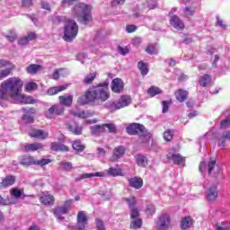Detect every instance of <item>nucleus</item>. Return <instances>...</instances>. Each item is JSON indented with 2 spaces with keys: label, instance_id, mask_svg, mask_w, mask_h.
Wrapping results in <instances>:
<instances>
[{
  "label": "nucleus",
  "instance_id": "obj_59",
  "mask_svg": "<svg viewBox=\"0 0 230 230\" xmlns=\"http://www.w3.org/2000/svg\"><path fill=\"white\" fill-rule=\"evenodd\" d=\"M163 105V112L165 114V112H168V109L170 108V102L164 101L162 102Z\"/></svg>",
  "mask_w": 230,
  "mask_h": 230
},
{
  "label": "nucleus",
  "instance_id": "obj_14",
  "mask_svg": "<svg viewBox=\"0 0 230 230\" xmlns=\"http://www.w3.org/2000/svg\"><path fill=\"white\" fill-rule=\"evenodd\" d=\"M206 197L208 202H215L218 199V188L216 185L208 187L206 191Z\"/></svg>",
  "mask_w": 230,
  "mask_h": 230
},
{
  "label": "nucleus",
  "instance_id": "obj_50",
  "mask_svg": "<svg viewBox=\"0 0 230 230\" xmlns=\"http://www.w3.org/2000/svg\"><path fill=\"white\" fill-rule=\"evenodd\" d=\"M37 87H39V85L34 82H29L25 84V90L27 91H35Z\"/></svg>",
  "mask_w": 230,
  "mask_h": 230
},
{
  "label": "nucleus",
  "instance_id": "obj_9",
  "mask_svg": "<svg viewBox=\"0 0 230 230\" xmlns=\"http://www.w3.org/2000/svg\"><path fill=\"white\" fill-rule=\"evenodd\" d=\"M75 199H66L62 207H58L54 210V215L58 220H64L62 215H67L73 206Z\"/></svg>",
  "mask_w": 230,
  "mask_h": 230
},
{
  "label": "nucleus",
  "instance_id": "obj_15",
  "mask_svg": "<svg viewBox=\"0 0 230 230\" xmlns=\"http://www.w3.org/2000/svg\"><path fill=\"white\" fill-rule=\"evenodd\" d=\"M125 202H127L131 210V218H137V217H139V211L137 210V208H136V198H126Z\"/></svg>",
  "mask_w": 230,
  "mask_h": 230
},
{
  "label": "nucleus",
  "instance_id": "obj_13",
  "mask_svg": "<svg viewBox=\"0 0 230 230\" xmlns=\"http://www.w3.org/2000/svg\"><path fill=\"white\" fill-rule=\"evenodd\" d=\"M216 138L217 139V146L219 148H224L226 146V143L230 141V130L226 129L219 132Z\"/></svg>",
  "mask_w": 230,
  "mask_h": 230
},
{
  "label": "nucleus",
  "instance_id": "obj_36",
  "mask_svg": "<svg viewBox=\"0 0 230 230\" xmlns=\"http://www.w3.org/2000/svg\"><path fill=\"white\" fill-rule=\"evenodd\" d=\"M162 93H163V90H161V88L157 86H151L147 90V94H150L152 97L157 96V94H162Z\"/></svg>",
  "mask_w": 230,
  "mask_h": 230
},
{
  "label": "nucleus",
  "instance_id": "obj_54",
  "mask_svg": "<svg viewBox=\"0 0 230 230\" xmlns=\"http://www.w3.org/2000/svg\"><path fill=\"white\" fill-rule=\"evenodd\" d=\"M95 224H96V229L97 230H106L105 229V225L103 224V221L100 218L95 219Z\"/></svg>",
  "mask_w": 230,
  "mask_h": 230
},
{
  "label": "nucleus",
  "instance_id": "obj_10",
  "mask_svg": "<svg viewBox=\"0 0 230 230\" xmlns=\"http://www.w3.org/2000/svg\"><path fill=\"white\" fill-rule=\"evenodd\" d=\"M93 136H100L103 132H116L114 124L94 125L91 128Z\"/></svg>",
  "mask_w": 230,
  "mask_h": 230
},
{
  "label": "nucleus",
  "instance_id": "obj_60",
  "mask_svg": "<svg viewBox=\"0 0 230 230\" xmlns=\"http://www.w3.org/2000/svg\"><path fill=\"white\" fill-rule=\"evenodd\" d=\"M128 48H123V47H118V52L120 54V55H127L128 54Z\"/></svg>",
  "mask_w": 230,
  "mask_h": 230
},
{
  "label": "nucleus",
  "instance_id": "obj_5",
  "mask_svg": "<svg viewBox=\"0 0 230 230\" xmlns=\"http://www.w3.org/2000/svg\"><path fill=\"white\" fill-rule=\"evenodd\" d=\"M123 170L110 167L108 170L97 172H85L80 175V179H91V177H122Z\"/></svg>",
  "mask_w": 230,
  "mask_h": 230
},
{
  "label": "nucleus",
  "instance_id": "obj_11",
  "mask_svg": "<svg viewBox=\"0 0 230 230\" xmlns=\"http://www.w3.org/2000/svg\"><path fill=\"white\" fill-rule=\"evenodd\" d=\"M171 219L168 214H162L156 221V228L158 230H168L170 229Z\"/></svg>",
  "mask_w": 230,
  "mask_h": 230
},
{
  "label": "nucleus",
  "instance_id": "obj_17",
  "mask_svg": "<svg viewBox=\"0 0 230 230\" xmlns=\"http://www.w3.org/2000/svg\"><path fill=\"white\" fill-rule=\"evenodd\" d=\"M14 100H17V102H20L21 103H25V104L37 103V101L33 99L31 96L22 95V85L20 87V92L18 93V96L14 97Z\"/></svg>",
  "mask_w": 230,
  "mask_h": 230
},
{
  "label": "nucleus",
  "instance_id": "obj_22",
  "mask_svg": "<svg viewBox=\"0 0 230 230\" xmlns=\"http://www.w3.org/2000/svg\"><path fill=\"white\" fill-rule=\"evenodd\" d=\"M170 24L175 30H184V22L177 15H172L170 18Z\"/></svg>",
  "mask_w": 230,
  "mask_h": 230
},
{
  "label": "nucleus",
  "instance_id": "obj_53",
  "mask_svg": "<svg viewBox=\"0 0 230 230\" xmlns=\"http://www.w3.org/2000/svg\"><path fill=\"white\" fill-rule=\"evenodd\" d=\"M146 53L148 55H157V49H155V45H149L146 49Z\"/></svg>",
  "mask_w": 230,
  "mask_h": 230
},
{
  "label": "nucleus",
  "instance_id": "obj_49",
  "mask_svg": "<svg viewBox=\"0 0 230 230\" xmlns=\"http://www.w3.org/2000/svg\"><path fill=\"white\" fill-rule=\"evenodd\" d=\"M77 228L79 230H87L89 228V223L87 221H77Z\"/></svg>",
  "mask_w": 230,
  "mask_h": 230
},
{
  "label": "nucleus",
  "instance_id": "obj_30",
  "mask_svg": "<svg viewBox=\"0 0 230 230\" xmlns=\"http://www.w3.org/2000/svg\"><path fill=\"white\" fill-rule=\"evenodd\" d=\"M51 150L54 152H67L69 147L64 144H58L57 142H53L50 146Z\"/></svg>",
  "mask_w": 230,
  "mask_h": 230
},
{
  "label": "nucleus",
  "instance_id": "obj_52",
  "mask_svg": "<svg viewBox=\"0 0 230 230\" xmlns=\"http://www.w3.org/2000/svg\"><path fill=\"white\" fill-rule=\"evenodd\" d=\"M183 13H185L186 17H191L193 13H195V8L193 7H185L183 9Z\"/></svg>",
  "mask_w": 230,
  "mask_h": 230
},
{
  "label": "nucleus",
  "instance_id": "obj_61",
  "mask_svg": "<svg viewBox=\"0 0 230 230\" xmlns=\"http://www.w3.org/2000/svg\"><path fill=\"white\" fill-rule=\"evenodd\" d=\"M137 30V27L136 25H128L126 27V31L128 33H134Z\"/></svg>",
  "mask_w": 230,
  "mask_h": 230
},
{
  "label": "nucleus",
  "instance_id": "obj_42",
  "mask_svg": "<svg viewBox=\"0 0 230 230\" xmlns=\"http://www.w3.org/2000/svg\"><path fill=\"white\" fill-rule=\"evenodd\" d=\"M94 78H96V72L88 74L84 78V84H86L87 85L93 84V82L94 81Z\"/></svg>",
  "mask_w": 230,
  "mask_h": 230
},
{
  "label": "nucleus",
  "instance_id": "obj_2",
  "mask_svg": "<svg viewBox=\"0 0 230 230\" xmlns=\"http://www.w3.org/2000/svg\"><path fill=\"white\" fill-rule=\"evenodd\" d=\"M22 85H24V83L19 77H10L2 82L0 87V105H3V102L8 100V98L13 100L17 98Z\"/></svg>",
  "mask_w": 230,
  "mask_h": 230
},
{
  "label": "nucleus",
  "instance_id": "obj_28",
  "mask_svg": "<svg viewBox=\"0 0 230 230\" xmlns=\"http://www.w3.org/2000/svg\"><path fill=\"white\" fill-rule=\"evenodd\" d=\"M67 87H69L68 84L52 87L48 90L47 93L49 94V96H53L55 94H58V93H62V91H66Z\"/></svg>",
  "mask_w": 230,
  "mask_h": 230
},
{
  "label": "nucleus",
  "instance_id": "obj_3",
  "mask_svg": "<svg viewBox=\"0 0 230 230\" xmlns=\"http://www.w3.org/2000/svg\"><path fill=\"white\" fill-rule=\"evenodd\" d=\"M72 14L79 22H83V24H87V22H91L93 20L90 5L84 3L75 4L72 10Z\"/></svg>",
  "mask_w": 230,
  "mask_h": 230
},
{
  "label": "nucleus",
  "instance_id": "obj_40",
  "mask_svg": "<svg viewBox=\"0 0 230 230\" xmlns=\"http://www.w3.org/2000/svg\"><path fill=\"white\" fill-rule=\"evenodd\" d=\"M146 215L147 217H154L155 215V206L149 204L146 208Z\"/></svg>",
  "mask_w": 230,
  "mask_h": 230
},
{
  "label": "nucleus",
  "instance_id": "obj_12",
  "mask_svg": "<svg viewBox=\"0 0 230 230\" xmlns=\"http://www.w3.org/2000/svg\"><path fill=\"white\" fill-rule=\"evenodd\" d=\"M64 106L61 104L53 105L48 111H46L45 116L48 119H53L56 116H62V114H64Z\"/></svg>",
  "mask_w": 230,
  "mask_h": 230
},
{
  "label": "nucleus",
  "instance_id": "obj_27",
  "mask_svg": "<svg viewBox=\"0 0 230 230\" xmlns=\"http://www.w3.org/2000/svg\"><path fill=\"white\" fill-rule=\"evenodd\" d=\"M73 116H76L77 118H81L82 119H85L87 118H93L94 116V111L86 110L78 112H72Z\"/></svg>",
  "mask_w": 230,
  "mask_h": 230
},
{
  "label": "nucleus",
  "instance_id": "obj_56",
  "mask_svg": "<svg viewBox=\"0 0 230 230\" xmlns=\"http://www.w3.org/2000/svg\"><path fill=\"white\" fill-rule=\"evenodd\" d=\"M146 8L148 10H155V8H157V0H150L147 2Z\"/></svg>",
  "mask_w": 230,
  "mask_h": 230
},
{
  "label": "nucleus",
  "instance_id": "obj_45",
  "mask_svg": "<svg viewBox=\"0 0 230 230\" xmlns=\"http://www.w3.org/2000/svg\"><path fill=\"white\" fill-rule=\"evenodd\" d=\"M60 166L65 172H71L73 170V164L71 162H62Z\"/></svg>",
  "mask_w": 230,
  "mask_h": 230
},
{
  "label": "nucleus",
  "instance_id": "obj_39",
  "mask_svg": "<svg viewBox=\"0 0 230 230\" xmlns=\"http://www.w3.org/2000/svg\"><path fill=\"white\" fill-rule=\"evenodd\" d=\"M224 117L226 119H223L220 122V128H229L230 127V115H226V111L224 112Z\"/></svg>",
  "mask_w": 230,
  "mask_h": 230
},
{
  "label": "nucleus",
  "instance_id": "obj_29",
  "mask_svg": "<svg viewBox=\"0 0 230 230\" xmlns=\"http://www.w3.org/2000/svg\"><path fill=\"white\" fill-rule=\"evenodd\" d=\"M60 105H65V107H71L73 105V95H61L59 96Z\"/></svg>",
  "mask_w": 230,
  "mask_h": 230
},
{
  "label": "nucleus",
  "instance_id": "obj_26",
  "mask_svg": "<svg viewBox=\"0 0 230 230\" xmlns=\"http://www.w3.org/2000/svg\"><path fill=\"white\" fill-rule=\"evenodd\" d=\"M13 184H15V177L14 176H6L0 182V190H3V188H8V186H13Z\"/></svg>",
  "mask_w": 230,
  "mask_h": 230
},
{
  "label": "nucleus",
  "instance_id": "obj_57",
  "mask_svg": "<svg viewBox=\"0 0 230 230\" xmlns=\"http://www.w3.org/2000/svg\"><path fill=\"white\" fill-rule=\"evenodd\" d=\"M49 163H51V160L46 158L36 160V164H39L40 166H46V164H49Z\"/></svg>",
  "mask_w": 230,
  "mask_h": 230
},
{
  "label": "nucleus",
  "instance_id": "obj_35",
  "mask_svg": "<svg viewBox=\"0 0 230 230\" xmlns=\"http://www.w3.org/2000/svg\"><path fill=\"white\" fill-rule=\"evenodd\" d=\"M175 96H176V99L178 100V102H185V100H187V98H188V91L179 89L175 93Z\"/></svg>",
  "mask_w": 230,
  "mask_h": 230
},
{
  "label": "nucleus",
  "instance_id": "obj_25",
  "mask_svg": "<svg viewBox=\"0 0 230 230\" xmlns=\"http://www.w3.org/2000/svg\"><path fill=\"white\" fill-rule=\"evenodd\" d=\"M40 200L41 204H45L46 206L48 204H53L55 198L49 192H43L40 198Z\"/></svg>",
  "mask_w": 230,
  "mask_h": 230
},
{
  "label": "nucleus",
  "instance_id": "obj_7",
  "mask_svg": "<svg viewBox=\"0 0 230 230\" xmlns=\"http://www.w3.org/2000/svg\"><path fill=\"white\" fill-rule=\"evenodd\" d=\"M206 170H208V175H214V177H217L221 172L220 166L217 164V160L215 158H211L208 163V165H206V162H201L199 164V172L204 173Z\"/></svg>",
  "mask_w": 230,
  "mask_h": 230
},
{
  "label": "nucleus",
  "instance_id": "obj_23",
  "mask_svg": "<svg viewBox=\"0 0 230 230\" xmlns=\"http://www.w3.org/2000/svg\"><path fill=\"white\" fill-rule=\"evenodd\" d=\"M193 224H195V220L190 216L181 218V229L186 230L193 227Z\"/></svg>",
  "mask_w": 230,
  "mask_h": 230
},
{
  "label": "nucleus",
  "instance_id": "obj_44",
  "mask_svg": "<svg viewBox=\"0 0 230 230\" xmlns=\"http://www.w3.org/2000/svg\"><path fill=\"white\" fill-rule=\"evenodd\" d=\"M143 226V221L141 219H135L131 222V229H139Z\"/></svg>",
  "mask_w": 230,
  "mask_h": 230
},
{
  "label": "nucleus",
  "instance_id": "obj_6",
  "mask_svg": "<svg viewBox=\"0 0 230 230\" xmlns=\"http://www.w3.org/2000/svg\"><path fill=\"white\" fill-rule=\"evenodd\" d=\"M126 130L128 134L130 136H136V134H140L141 137H144L145 143H147V141H150V134L146 133V129L145 128V126L137 123H132L129 124Z\"/></svg>",
  "mask_w": 230,
  "mask_h": 230
},
{
  "label": "nucleus",
  "instance_id": "obj_24",
  "mask_svg": "<svg viewBox=\"0 0 230 230\" xmlns=\"http://www.w3.org/2000/svg\"><path fill=\"white\" fill-rule=\"evenodd\" d=\"M128 184L131 188H135V190H140L143 188V179L139 177H133L128 179Z\"/></svg>",
  "mask_w": 230,
  "mask_h": 230
},
{
  "label": "nucleus",
  "instance_id": "obj_18",
  "mask_svg": "<svg viewBox=\"0 0 230 230\" xmlns=\"http://www.w3.org/2000/svg\"><path fill=\"white\" fill-rule=\"evenodd\" d=\"M31 137H36L37 139H48L49 132L42 129H32L29 132Z\"/></svg>",
  "mask_w": 230,
  "mask_h": 230
},
{
  "label": "nucleus",
  "instance_id": "obj_32",
  "mask_svg": "<svg viewBox=\"0 0 230 230\" xmlns=\"http://www.w3.org/2000/svg\"><path fill=\"white\" fill-rule=\"evenodd\" d=\"M26 71L29 75H37L39 71H42V66L37 65V64H31L26 67Z\"/></svg>",
  "mask_w": 230,
  "mask_h": 230
},
{
  "label": "nucleus",
  "instance_id": "obj_55",
  "mask_svg": "<svg viewBox=\"0 0 230 230\" xmlns=\"http://www.w3.org/2000/svg\"><path fill=\"white\" fill-rule=\"evenodd\" d=\"M2 67H6V69H8V67H12V69H13L12 63L4 59H0V68Z\"/></svg>",
  "mask_w": 230,
  "mask_h": 230
},
{
  "label": "nucleus",
  "instance_id": "obj_41",
  "mask_svg": "<svg viewBox=\"0 0 230 230\" xmlns=\"http://www.w3.org/2000/svg\"><path fill=\"white\" fill-rule=\"evenodd\" d=\"M72 146L74 150H76L77 152H83V150L85 149V146L82 145V142H80L79 140L75 141L72 144Z\"/></svg>",
  "mask_w": 230,
  "mask_h": 230
},
{
  "label": "nucleus",
  "instance_id": "obj_58",
  "mask_svg": "<svg viewBox=\"0 0 230 230\" xmlns=\"http://www.w3.org/2000/svg\"><path fill=\"white\" fill-rule=\"evenodd\" d=\"M77 60H79V62H82L83 64H85V60H87V54L85 53H79L77 55Z\"/></svg>",
  "mask_w": 230,
  "mask_h": 230
},
{
  "label": "nucleus",
  "instance_id": "obj_4",
  "mask_svg": "<svg viewBox=\"0 0 230 230\" xmlns=\"http://www.w3.org/2000/svg\"><path fill=\"white\" fill-rule=\"evenodd\" d=\"M58 21H65V29H64V39L66 42H71L74 39H76L78 35V24L75 20L66 19L64 17L58 16L56 18Z\"/></svg>",
  "mask_w": 230,
  "mask_h": 230
},
{
  "label": "nucleus",
  "instance_id": "obj_62",
  "mask_svg": "<svg viewBox=\"0 0 230 230\" xmlns=\"http://www.w3.org/2000/svg\"><path fill=\"white\" fill-rule=\"evenodd\" d=\"M22 4L25 8H30V6H31L33 4V1L32 0H22Z\"/></svg>",
  "mask_w": 230,
  "mask_h": 230
},
{
  "label": "nucleus",
  "instance_id": "obj_33",
  "mask_svg": "<svg viewBox=\"0 0 230 230\" xmlns=\"http://www.w3.org/2000/svg\"><path fill=\"white\" fill-rule=\"evenodd\" d=\"M44 146L40 143L29 144L25 146V152H35L37 150H42Z\"/></svg>",
  "mask_w": 230,
  "mask_h": 230
},
{
  "label": "nucleus",
  "instance_id": "obj_8",
  "mask_svg": "<svg viewBox=\"0 0 230 230\" xmlns=\"http://www.w3.org/2000/svg\"><path fill=\"white\" fill-rule=\"evenodd\" d=\"M132 103V98L128 95H121L117 102L110 101L107 102V107L111 111H119L124 107H128Z\"/></svg>",
  "mask_w": 230,
  "mask_h": 230
},
{
  "label": "nucleus",
  "instance_id": "obj_34",
  "mask_svg": "<svg viewBox=\"0 0 230 230\" xmlns=\"http://www.w3.org/2000/svg\"><path fill=\"white\" fill-rule=\"evenodd\" d=\"M199 85H201V87H208L211 85V75H201L199 78Z\"/></svg>",
  "mask_w": 230,
  "mask_h": 230
},
{
  "label": "nucleus",
  "instance_id": "obj_20",
  "mask_svg": "<svg viewBox=\"0 0 230 230\" xmlns=\"http://www.w3.org/2000/svg\"><path fill=\"white\" fill-rule=\"evenodd\" d=\"M167 159L172 161L174 164H184V161H186V158L182 157V155L173 152L168 153Z\"/></svg>",
  "mask_w": 230,
  "mask_h": 230
},
{
  "label": "nucleus",
  "instance_id": "obj_43",
  "mask_svg": "<svg viewBox=\"0 0 230 230\" xmlns=\"http://www.w3.org/2000/svg\"><path fill=\"white\" fill-rule=\"evenodd\" d=\"M22 193H24V190L22 189L13 188L11 190V195L15 199H19V197H22Z\"/></svg>",
  "mask_w": 230,
  "mask_h": 230
},
{
  "label": "nucleus",
  "instance_id": "obj_31",
  "mask_svg": "<svg viewBox=\"0 0 230 230\" xmlns=\"http://www.w3.org/2000/svg\"><path fill=\"white\" fill-rule=\"evenodd\" d=\"M136 163L137 166H140L141 168H145L148 166V159H146V156L143 155H136Z\"/></svg>",
  "mask_w": 230,
  "mask_h": 230
},
{
  "label": "nucleus",
  "instance_id": "obj_38",
  "mask_svg": "<svg viewBox=\"0 0 230 230\" xmlns=\"http://www.w3.org/2000/svg\"><path fill=\"white\" fill-rule=\"evenodd\" d=\"M22 164L31 166V164H36V160L32 156H25L22 159Z\"/></svg>",
  "mask_w": 230,
  "mask_h": 230
},
{
  "label": "nucleus",
  "instance_id": "obj_19",
  "mask_svg": "<svg viewBox=\"0 0 230 230\" xmlns=\"http://www.w3.org/2000/svg\"><path fill=\"white\" fill-rule=\"evenodd\" d=\"M123 81L119 78H115L111 82V91L112 93H116L117 94L119 93H123L124 87Z\"/></svg>",
  "mask_w": 230,
  "mask_h": 230
},
{
  "label": "nucleus",
  "instance_id": "obj_48",
  "mask_svg": "<svg viewBox=\"0 0 230 230\" xmlns=\"http://www.w3.org/2000/svg\"><path fill=\"white\" fill-rule=\"evenodd\" d=\"M77 222H87V214L84 211L77 213Z\"/></svg>",
  "mask_w": 230,
  "mask_h": 230
},
{
  "label": "nucleus",
  "instance_id": "obj_63",
  "mask_svg": "<svg viewBox=\"0 0 230 230\" xmlns=\"http://www.w3.org/2000/svg\"><path fill=\"white\" fill-rule=\"evenodd\" d=\"M28 42H30L31 40H35V39H37V34L35 32H29L26 36Z\"/></svg>",
  "mask_w": 230,
  "mask_h": 230
},
{
  "label": "nucleus",
  "instance_id": "obj_21",
  "mask_svg": "<svg viewBox=\"0 0 230 230\" xmlns=\"http://www.w3.org/2000/svg\"><path fill=\"white\" fill-rule=\"evenodd\" d=\"M125 155V147L122 146H117L113 150V155L111 157V161L112 163H116L120 157H123Z\"/></svg>",
  "mask_w": 230,
  "mask_h": 230
},
{
  "label": "nucleus",
  "instance_id": "obj_64",
  "mask_svg": "<svg viewBox=\"0 0 230 230\" xmlns=\"http://www.w3.org/2000/svg\"><path fill=\"white\" fill-rule=\"evenodd\" d=\"M75 2H76V0H63V1L61 2V4H62L63 6H71V4H74Z\"/></svg>",
  "mask_w": 230,
  "mask_h": 230
},
{
  "label": "nucleus",
  "instance_id": "obj_37",
  "mask_svg": "<svg viewBox=\"0 0 230 230\" xmlns=\"http://www.w3.org/2000/svg\"><path fill=\"white\" fill-rule=\"evenodd\" d=\"M137 67L141 73V75H148V65L143 61H139L137 64Z\"/></svg>",
  "mask_w": 230,
  "mask_h": 230
},
{
  "label": "nucleus",
  "instance_id": "obj_47",
  "mask_svg": "<svg viewBox=\"0 0 230 230\" xmlns=\"http://www.w3.org/2000/svg\"><path fill=\"white\" fill-rule=\"evenodd\" d=\"M164 141H171L173 139V131L170 129L165 130L164 133Z\"/></svg>",
  "mask_w": 230,
  "mask_h": 230
},
{
  "label": "nucleus",
  "instance_id": "obj_51",
  "mask_svg": "<svg viewBox=\"0 0 230 230\" xmlns=\"http://www.w3.org/2000/svg\"><path fill=\"white\" fill-rule=\"evenodd\" d=\"M69 130L73 134H75V136H80V134H82V128L78 126H75V127L70 126Z\"/></svg>",
  "mask_w": 230,
  "mask_h": 230
},
{
  "label": "nucleus",
  "instance_id": "obj_1",
  "mask_svg": "<svg viewBox=\"0 0 230 230\" xmlns=\"http://www.w3.org/2000/svg\"><path fill=\"white\" fill-rule=\"evenodd\" d=\"M111 98L109 92V82L105 81L97 86L90 88L84 95L77 100L78 105H87L90 102H107Z\"/></svg>",
  "mask_w": 230,
  "mask_h": 230
},
{
  "label": "nucleus",
  "instance_id": "obj_16",
  "mask_svg": "<svg viewBox=\"0 0 230 230\" xmlns=\"http://www.w3.org/2000/svg\"><path fill=\"white\" fill-rule=\"evenodd\" d=\"M24 115L22 117V119L24 123H33V120L35 119V109L34 108H23L22 109Z\"/></svg>",
  "mask_w": 230,
  "mask_h": 230
},
{
  "label": "nucleus",
  "instance_id": "obj_46",
  "mask_svg": "<svg viewBox=\"0 0 230 230\" xmlns=\"http://www.w3.org/2000/svg\"><path fill=\"white\" fill-rule=\"evenodd\" d=\"M12 73V67H7L4 70L0 71V80H3V78H6V76H10V74Z\"/></svg>",
  "mask_w": 230,
  "mask_h": 230
}]
</instances>
